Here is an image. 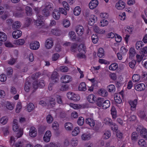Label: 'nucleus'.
Listing matches in <instances>:
<instances>
[{
  "mask_svg": "<svg viewBox=\"0 0 147 147\" xmlns=\"http://www.w3.org/2000/svg\"><path fill=\"white\" fill-rule=\"evenodd\" d=\"M68 98L75 101H78L80 99V96L74 93L69 92L67 94Z\"/></svg>",
  "mask_w": 147,
  "mask_h": 147,
  "instance_id": "1",
  "label": "nucleus"
},
{
  "mask_svg": "<svg viewBox=\"0 0 147 147\" xmlns=\"http://www.w3.org/2000/svg\"><path fill=\"white\" fill-rule=\"evenodd\" d=\"M125 3L121 0L119 1L116 4L115 7L119 10L123 9L125 7Z\"/></svg>",
  "mask_w": 147,
  "mask_h": 147,
  "instance_id": "2",
  "label": "nucleus"
},
{
  "mask_svg": "<svg viewBox=\"0 0 147 147\" xmlns=\"http://www.w3.org/2000/svg\"><path fill=\"white\" fill-rule=\"evenodd\" d=\"M76 31L79 36H82L84 33V29L83 27L80 25L77 26Z\"/></svg>",
  "mask_w": 147,
  "mask_h": 147,
  "instance_id": "3",
  "label": "nucleus"
},
{
  "mask_svg": "<svg viewBox=\"0 0 147 147\" xmlns=\"http://www.w3.org/2000/svg\"><path fill=\"white\" fill-rule=\"evenodd\" d=\"M61 80L63 83H67L71 81V77L69 75L63 76L61 77Z\"/></svg>",
  "mask_w": 147,
  "mask_h": 147,
  "instance_id": "4",
  "label": "nucleus"
},
{
  "mask_svg": "<svg viewBox=\"0 0 147 147\" xmlns=\"http://www.w3.org/2000/svg\"><path fill=\"white\" fill-rule=\"evenodd\" d=\"M51 136V132L49 131H47L45 133L43 137L44 140L46 142H49Z\"/></svg>",
  "mask_w": 147,
  "mask_h": 147,
  "instance_id": "5",
  "label": "nucleus"
},
{
  "mask_svg": "<svg viewBox=\"0 0 147 147\" xmlns=\"http://www.w3.org/2000/svg\"><path fill=\"white\" fill-rule=\"evenodd\" d=\"M53 45V40L51 38L47 39L45 43V46L48 49L51 48Z\"/></svg>",
  "mask_w": 147,
  "mask_h": 147,
  "instance_id": "6",
  "label": "nucleus"
},
{
  "mask_svg": "<svg viewBox=\"0 0 147 147\" xmlns=\"http://www.w3.org/2000/svg\"><path fill=\"white\" fill-rule=\"evenodd\" d=\"M39 47L40 44L37 41H35L31 43L30 44V48L33 50H37L39 48Z\"/></svg>",
  "mask_w": 147,
  "mask_h": 147,
  "instance_id": "7",
  "label": "nucleus"
},
{
  "mask_svg": "<svg viewBox=\"0 0 147 147\" xmlns=\"http://www.w3.org/2000/svg\"><path fill=\"white\" fill-rule=\"evenodd\" d=\"M29 135L31 137H34L37 134V129L34 127H32L30 129L29 133Z\"/></svg>",
  "mask_w": 147,
  "mask_h": 147,
  "instance_id": "8",
  "label": "nucleus"
},
{
  "mask_svg": "<svg viewBox=\"0 0 147 147\" xmlns=\"http://www.w3.org/2000/svg\"><path fill=\"white\" fill-rule=\"evenodd\" d=\"M98 4V2L97 0H92L89 4V8L93 9L96 8Z\"/></svg>",
  "mask_w": 147,
  "mask_h": 147,
  "instance_id": "9",
  "label": "nucleus"
},
{
  "mask_svg": "<svg viewBox=\"0 0 147 147\" xmlns=\"http://www.w3.org/2000/svg\"><path fill=\"white\" fill-rule=\"evenodd\" d=\"M22 32L20 30H16L13 32L12 36L13 38L17 39L22 35Z\"/></svg>",
  "mask_w": 147,
  "mask_h": 147,
  "instance_id": "10",
  "label": "nucleus"
},
{
  "mask_svg": "<svg viewBox=\"0 0 147 147\" xmlns=\"http://www.w3.org/2000/svg\"><path fill=\"white\" fill-rule=\"evenodd\" d=\"M52 82L53 84L57 82L58 80L57 78V71H54L51 77Z\"/></svg>",
  "mask_w": 147,
  "mask_h": 147,
  "instance_id": "11",
  "label": "nucleus"
},
{
  "mask_svg": "<svg viewBox=\"0 0 147 147\" xmlns=\"http://www.w3.org/2000/svg\"><path fill=\"white\" fill-rule=\"evenodd\" d=\"M85 122L92 127H94L95 125L94 120L91 118H87Z\"/></svg>",
  "mask_w": 147,
  "mask_h": 147,
  "instance_id": "12",
  "label": "nucleus"
},
{
  "mask_svg": "<svg viewBox=\"0 0 147 147\" xmlns=\"http://www.w3.org/2000/svg\"><path fill=\"white\" fill-rule=\"evenodd\" d=\"M21 24L18 21H16L13 23L12 26V28L13 30H17L21 27Z\"/></svg>",
  "mask_w": 147,
  "mask_h": 147,
  "instance_id": "13",
  "label": "nucleus"
},
{
  "mask_svg": "<svg viewBox=\"0 0 147 147\" xmlns=\"http://www.w3.org/2000/svg\"><path fill=\"white\" fill-rule=\"evenodd\" d=\"M129 104L131 106V110L132 111L134 110L135 109L136 105L137 104V99H135L132 101H130Z\"/></svg>",
  "mask_w": 147,
  "mask_h": 147,
  "instance_id": "14",
  "label": "nucleus"
},
{
  "mask_svg": "<svg viewBox=\"0 0 147 147\" xmlns=\"http://www.w3.org/2000/svg\"><path fill=\"white\" fill-rule=\"evenodd\" d=\"M38 19L36 21V24L37 26H42L43 24V21L41 20L43 17L39 14L38 15Z\"/></svg>",
  "mask_w": 147,
  "mask_h": 147,
  "instance_id": "15",
  "label": "nucleus"
},
{
  "mask_svg": "<svg viewBox=\"0 0 147 147\" xmlns=\"http://www.w3.org/2000/svg\"><path fill=\"white\" fill-rule=\"evenodd\" d=\"M88 101L90 103H94L97 98L95 96L92 94L89 95L87 98Z\"/></svg>",
  "mask_w": 147,
  "mask_h": 147,
  "instance_id": "16",
  "label": "nucleus"
},
{
  "mask_svg": "<svg viewBox=\"0 0 147 147\" xmlns=\"http://www.w3.org/2000/svg\"><path fill=\"white\" fill-rule=\"evenodd\" d=\"M145 88V85L143 84H140L136 85L135 89L138 91H141L144 90Z\"/></svg>",
  "mask_w": 147,
  "mask_h": 147,
  "instance_id": "17",
  "label": "nucleus"
},
{
  "mask_svg": "<svg viewBox=\"0 0 147 147\" xmlns=\"http://www.w3.org/2000/svg\"><path fill=\"white\" fill-rule=\"evenodd\" d=\"M78 50L79 52L85 53L86 51V47L84 45L80 44L78 47Z\"/></svg>",
  "mask_w": 147,
  "mask_h": 147,
  "instance_id": "18",
  "label": "nucleus"
},
{
  "mask_svg": "<svg viewBox=\"0 0 147 147\" xmlns=\"http://www.w3.org/2000/svg\"><path fill=\"white\" fill-rule=\"evenodd\" d=\"M93 29L94 31L97 33L102 34L104 33L105 32L104 30L100 29L99 27L96 26H94Z\"/></svg>",
  "mask_w": 147,
  "mask_h": 147,
  "instance_id": "19",
  "label": "nucleus"
},
{
  "mask_svg": "<svg viewBox=\"0 0 147 147\" xmlns=\"http://www.w3.org/2000/svg\"><path fill=\"white\" fill-rule=\"evenodd\" d=\"M88 21V24L90 26L93 25L95 21H97V18L94 16L91 15Z\"/></svg>",
  "mask_w": 147,
  "mask_h": 147,
  "instance_id": "20",
  "label": "nucleus"
},
{
  "mask_svg": "<svg viewBox=\"0 0 147 147\" xmlns=\"http://www.w3.org/2000/svg\"><path fill=\"white\" fill-rule=\"evenodd\" d=\"M78 89L79 91H84L86 90V85L85 83L82 82L79 85Z\"/></svg>",
  "mask_w": 147,
  "mask_h": 147,
  "instance_id": "21",
  "label": "nucleus"
},
{
  "mask_svg": "<svg viewBox=\"0 0 147 147\" xmlns=\"http://www.w3.org/2000/svg\"><path fill=\"white\" fill-rule=\"evenodd\" d=\"M139 138V134H137L136 132H132L131 136V139L132 141H136Z\"/></svg>",
  "mask_w": 147,
  "mask_h": 147,
  "instance_id": "22",
  "label": "nucleus"
},
{
  "mask_svg": "<svg viewBox=\"0 0 147 147\" xmlns=\"http://www.w3.org/2000/svg\"><path fill=\"white\" fill-rule=\"evenodd\" d=\"M140 136L142 138L147 139V130L144 128H142V130L140 131Z\"/></svg>",
  "mask_w": 147,
  "mask_h": 147,
  "instance_id": "23",
  "label": "nucleus"
},
{
  "mask_svg": "<svg viewBox=\"0 0 147 147\" xmlns=\"http://www.w3.org/2000/svg\"><path fill=\"white\" fill-rule=\"evenodd\" d=\"M70 38L73 41H74L76 38V34L74 31H70L68 34Z\"/></svg>",
  "mask_w": 147,
  "mask_h": 147,
  "instance_id": "24",
  "label": "nucleus"
},
{
  "mask_svg": "<svg viewBox=\"0 0 147 147\" xmlns=\"http://www.w3.org/2000/svg\"><path fill=\"white\" fill-rule=\"evenodd\" d=\"M99 94L103 97L107 96L108 95V92L104 89H101L98 91Z\"/></svg>",
  "mask_w": 147,
  "mask_h": 147,
  "instance_id": "25",
  "label": "nucleus"
},
{
  "mask_svg": "<svg viewBox=\"0 0 147 147\" xmlns=\"http://www.w3.org/2000/svg\"><path fill=\"white\" fill-rule=\"evenodd\" d=\"M45 8L44 9L50 10V11H51L53 9V5L51 3L47 2L45 3Z\"/></svg>",
  "mask_w": 147,
  "mask_h": 147,
  "instance_id": "26",
  "label": "nucleus"
},
{
  "mask_svg": "<svg viewBox=\"0 0 147 147\" xmlns=\"http://www.w3.org/2000/svg\"><path fill=\"white\" fill-rule=\"evenodd\" d=\"M65 127L67 130H71L73 129L72 124L70 122H67L65 124Z\"/></svg>",
  "mask_w": 147,
  "mask_h": 147,
  "instance_id": "27",
  "label": "nucleus"
},
{
  "mask_svg": "<svg viewBox=\"0 0 147 147\" xmlns=\"http://www.w3.org/2000/svg\"><path fill=\"white\" fill-rule=\"evenodd\" d=\"M104 101V99L102 98H97L96 101L97 105L99 107H102Z\"/></svg>",
  "mask_w": 147,
  "mask_h": 147,
  "instance_id": "28",
  "label": "nucleus"
},
{
  "mask_svg": "<svg viewBox=\"0 0 147 147\" xmlns=\"http://www.w3.org/2000/svg\"><path fill=\"white\" fill-rule=\"evenodd\" d=\"M6 74L8 77H10L12 76L13 73V69L11 67H8L6 70Z\"/></svg>",
  "mask_w": 147,
  "mask_h": 147,
  "instance_id": "29",
  "label": "nucleus"
},
{
  "mask_svg": "<svg viewBox=\"0 0 147 147\" xmlns=\"http://www.w3.org/2000/svg\"><path fill=\"white\" fill-rule=\"evenodd\" d=\"M7 39V36L6 34L3 32H0V41H5Z\"/></svg>",
  "mask_w": 147,
  "mask_h": 147,
  "instance_id": "30",
  "label": "nucleus"
},
{
  "mask_svg": "<svg viewBox=\"0 0 147 147\" xmlns=\"http://www.w3.org/2000/svg\"><path fill=\"white\" fill-rule=\"evenodd\" d=\"M110 106V102L109 100H105L103 103L102 107L103 109H106Z\"/></svg>",
  "mask_w": 147,
  "mask_h": 147,
  "instance_id": "31",
  "label": "nucleus"
},
{
  "mask_svg": "<svg viewBox=\"0 0 147 147\" xmlns=\"http://www.w3.org/2000/svg\"><path fill=\"white\" fill-rule=\"evenodd\" d=\"M144 44L143 42L141 41H137L136 44V48L137 50L140 49H142L141 47L143 46Z\"/></svg>",
  "mask_w": 147,
  "mask_h": 147,
  "instance_id": "32",
  "label": "nucleus"
},
{
  "mask_svg": "<svg viewBox=\"0 0 147 147\" xmlns=\"http://www.w3.org/2000/svg\"><path fill=\"white\" fill-rule=\"evenodd\" d=\"M81 12V10L80 7L77 6L74 9L73 12L74 15L78 16L79 15Z\"/></svg>",
  "mask_w": 147,
  "mask_h": 147,
  "instance_id": "33",
  "label": "nucleus"
},
{
  "mask_svg": "<svg viewBox=\"0 0 147 147\" xmlns=\"http://www.w3.org/2000/svg\"><path fill=\"white\" fill-rule=\"evenodd\" d=\"M51 32L54 35L57 36H59L61 34V31L58 29H52Z\"/></svg>",
  "mask_w": 147,
  "mask_h": 147,
  "instance_id": "34",
  "label": "nucleus"
},
{
  "mask_svg": "<svg viewBox=\"0 0 147 147\" xmlns=\"http://www.w3.org/2000/svg\"><path fill=\"white\" fill-rule=\"evenodd\" d=\"M25 10L27 15L30 16L32 14V9L31 8L28 6L26 7Z\"/></svg>",
  "mask_w": 147,
  "mask_h": 147,
  "instance_id": "35",
  "label": "nucleus"
},
{
  "mask_svg": "<svg viewBox=\"0 0 147 147\" xmlns=\"http://www.w3.org/2000/svg\"><path fill=\"white\" fill-rule=\"evenodd\" d=\"M118 67V65L116 63L111 64L109 67V69L111 70H115Z\"/></svg>",
  "mask_w": 147,
  "mask_h": 147,
  "instance_id": "36",
  "label": "nucleus"
},
{
  "mask_svg": "<svg viewBox=\"0 0 147 147\" xmlns=\"http://www.w3.org/2000/svg\"><path fill=\"white\" fill-rule=\"evenodd\" d=\"M114 99L115 102L118 104H120L122 102L120 94H117L114 97Z\"/></svg>",
  "mask_w": 147,
  "mask_h": 147,
  "instance_id": "37",
  "label": "nucleus"
},
{
  "mask_svg": "<svg viewBox=\"0 0 147 147\" xmlns=\"http://www.w3.org/2000/svg\"><path fill=\"white\" fill-rule=\"evenodd\" d=\"M60 13L58 11H56L53 12V16L54 19L58 20L60 17Z\"/></svg>",
  "mask_w": 147,
  "mask_h": 147,
  "instance_id": "38",
  "label": "nucleus"
},
{
  "mask_svg": "<svg viewBox=\"0 0 147 147\" xmlns=\"http://www.w3.org/2000/svg\"><path fill=\"white\" fill-rule=\"evenodd\" d=\"M104 50L102 48L99 49L98 52V55L100 58H102L104 55Z\"/></svg>",
  "mask_w": 147,
  "mask_h": 147,
  "instance_id": "39",
  "label": "nucleus"
},
{
  "mask_svg": "<svg viewBox=\"0 0 147 147\" xmlns=\"http://www.w3.org/2000/svg\"><path fill=\"white\" fill-rule=\"evenodd\" d=\"M138 143L140 147H145L146 146V144L145 140L142 139L140 140Z\"/></svg>",
  "mask_w": 147,
  "mask_h": 147,
  "instance_id": "40",
  "label": "nucleus"
},
{
  "mask_svg": "<svg viewBox=\"0 0 147 147\" xmlns=\"http://www.w3.org/2000/svg\"><path fill=\"white\" fill-rule=\"evenodd\" d=\"M80 132V128L78 127H76L72 132V134L73 136H76Z\"/></svg>",
  "mask_w": 147,
  "mask_h": 147,
  "instance_id": "41",
  "label": "nucleus"
},
{
  "mask_svg": "<svg viewBox=\"0 0 147 147\" xmlns=\"http://www.w3.org/2000/svg\"><path fill=\"white\" fill-rule=\"evenodd\" d=\"M50 10L44 9L42 10V14L44 16L48 17L50 15Z\"/></svg>",
  "mask_w": 147,
  "mask_h": 147,
  "instance_id": "42",
  "label": "nucleus"
},
{
  "mask_svg": "<svg viewBox=\"0 0 147 147\" xmlns=\"http://www.w3.org/2000/svg\"><path fill=\"white\" fill-rule=\"evenodd\" d=\"M111 114L113 119H115L117 117V112L114 107H113L111 109Z\"/></svg>",
  "mask_w": 147,
  "mask_h": 147,
  "instance_id": "43",
  "label": "nucleus"
},
{
  "mask_svg": "<svg viewBox=\"0 0 147 147\" xmlns=\"http://www.w3.org/2000/svg\"><path fill=\"white\" fill-rule=\"evenodd\" d=\"M129 57L130 58H132L136 54L135 49L133 48H131L129 51Z\"/></svg>",
  "mask_w": 147,
  "mask_h": 147,
  "instance_id": "44",
  "label": "nucleus"
},
{
  "mask_svg": "<svg viewBox=\"0 0 147 147\" xmlns=\"http://www.w3.org/2000/svg\"><path fill=\"white\" fill-rule=\"evenodd\" d=\"M107 88L108 89V91L110 92H114L115 91V86L112 84L109 85Z\"/></svg>",
  "mask_w": 147,
  "mask_h": 147,
  "instance_id": "45",
  "label": "nucleus"
},
{
  "mask_svg": "<svg viewBox=\"0 0 147 147\" xmlns=\"http://www.w3.org/2000/svg\"><path fill=\"white\" fill-rule=\"evenodd\" d=\"M140 77L138 74H134L132 77V79L134 82H136L138 81L140 79Z\"/></svg>",
  "mask_w": 147,
  "mask_h": 147,
  "instance_id": "46",
  "label": "nucleus"
},
{
  "mask_svg": "<svg viewBox=\"0 0 147 147\" xmlns=\"http://www.w3.org/2000/svg\"><path fill=\"white\" fill-rule=\"evenodd\" d=\"M8 120V118L7 117H3L0 119V122L3 125L6 124Z\"/></svg>",
  "mask_w": 147,
  "mask_h": 147,
  "instance_id": "47",
  "label": "nucleus"
},
{
  "mask_svg": "<svg viewBox=\"0 0 147 147\" xmlns=\"http://www.w3.org/2000/svg\"><path fill=\"white\" fill-rule=\"evenodd\" d=\"M110 126L111 127V129L114 131H116L118 129L117 125L115 123H113V122L111 124Z\"/></svg>",
  "mask_w": 147,
  "mask_h": 147,
  "instance_id": "48",
  "label": "nucleus"
},
{
  "mask_svg": "<svg viewBox=\"0 0 147 147\" xmlns=\"http://www.w3.org/2000/svg\"><path fill=\"white\" fill-rule=\"evenodd\" d=\"M81 138L83 140H89L90 137L89 134H84L82 136Z\"/></svg>",
  "mask_w": 147,
  "mask_h": 147,
  "instance_id": "49",
  "label": "nucleus"
},
{
  "mask_svg": "<svg viewBox=\"0 0 147 147\" xmlns=\"http://www.w3.org/2000/svg\"><path fill=\"white\" fill-rule=\"evenodd\" d=\"M34 108V106L32 103H30L28 104L27 107V109L28 112H30L33 110Z\"/></svg>",
  "mask_w": 147,
  "mask_h": 147,
  "instance_id": "50",
  "label": "nucleus"
},
{
  "mask_svg": "<svg viewBox=\"0 0 147 147\" xmlns=\"http://www.w3.org/2000/svg\"><path fill=\"white\" fill-rule=\"evenodd\" d=\"M93 42L94 43H96L98 40V37L96 35L93 34L91 36Z\"/></svg>",
  "mask_w": 147,
  "mask_h": 147,
  "instance_id": "51",
  "label": "nucleus"
},
{
  "mask_svg": "<svg viewBox=\"0 0 147 147\" xmlns=\"http://www.w3.org/2000/svg\"><path fill=\"white\" fill-rule=\"evenodd\" d=\"M84 122V118L83 117H79L77 121V123L79 125L81 126L83 124Z\"/></svg>",
  "mask_w": 147,
  "mask_h": 147,
  "instance_id": "52",
  "label": "nucleus"
},
{
  "mask_svg": "<svg viewBox=\"0 0 147 147\" xmlns=\"http://www.w3.org/2000/svg\"><path fill=\"white\" fill-rule=\"evenodd\" d=\"M30 83L28 82H26L24 87V90L26 92L29 91L30 89Z\"/></svg>",
  "mask_w": 147,
  "mask_h": 147,
  "instance_id": "53",
  "label": "nucleus"
},
{
  "mask_svg": "<svg viewBox=\"0 0 147 147\" xmlns=\"http://www.w3.org/2000/svg\"><path fill=\"white\" fill-rule=\"evenodd\" d=\"M6 107L8 109L11 110H12L13 109V105L9 102H7Z\"/></svg>",
  "mask_w": 147,
  "mask_h": 147,
  "instance_id": "54",
  "label": "nucleus"
},
{
  "mask_svg": "<svg viewBox=\"0 0 147 147\" xmlns=\"http://www.w3.org/2000/svg\"><path fill=\"white\" fill-rule=\"evenodd\" d=\"M63 24L65 27H68L70 25L69 21L67 19H64L63 22Z\"/></svg>",
  "mask_w": 147,
  "mask_h": 147,
  "instance_id": "55",
  "label": "nucleus"
},
{
  "mask_svg": "<svg viewBox=\"0 0 147 147\" xmlns=\"http://www.w3.org/2000/svg\"><path fill=\"white\" fill-rule=\"evenodd\" d=\"M104 123L106 125H107L110 126L112 123V122L111 119L107 118L104 119Z\"/></svg>",
  "mask_w": 147,
  "mask_h": 147,
  "instance_id": "56",
  "label": "nucleus"
},
{
  "mask_svg": "<svg viewBox=\"0 0 147 147\" xmlns=\"http://www.w3.org/2000/svg\"><path fill=\"white\" fill-rule=\"evenodd\" d=\"M77 45L76 43H73L71 46L70 50L73 52L75 53L76 50Z\"/></svg>",
  "mask_w": 147,
  "mask_h": 147,
  "instance_id": "57",
  "label": "nucleus"
},
{
  "mask_svg": "<svg viewBox=\"0 0 147 147\" xmlns=\"http://www.w3.org/2000/svg\"><path fill=\"white\" fill-rule=\"evenodd\" d=\"M47 121L48 123H51L53 121V118L50 114L47 115L46 118Z\"/></svg>",
  "mask_w": 147,
  "mask_h": 147,
  "instance_id": "58",
  "label": "nucleus"
},
{
  "mask_svg": "<svg viewBox=\"0 0 147 147\" xmlns=\"http://www.w3.org/2000/svg\"><path fill=\"white\" fill-rule=\"evenodd\" d=\"M18 131L16 135V136L17 138L21 137L23 134V131L22 129H20Z\"/></svg>",
  "mask_w": 147,
  "mask_h": 147,
  "instance_id": "59",
  "label": "nucleus"
},
{
  "mask_svg": "<svg viewBox=\"0 0 147 147\" xmlns=\"http://www.w3.org/2000/svg\"><path fill=\"white\" fill-rule=\"evenodd\" d=\"M60 71L62 72H67L68 70L67 67L65 66H62L60 67Z\"/></svg>",
  "mask_w": 147,
  "mask_h": 147,
  "instance_id": "60",
  "label": "nucleus"
},
{
  "mask_svg": "<svg viewBox=\"0 0 147 147\" xmlns=\"http://www.w3.org/2000/svg\"><path fill=\"white\" fill-rule=\"evenodd\" d=\"M16 43L18 45H22L25 43V41L24 39H18L16 40Z\"/></svg>",
  "mask_w": 147,
  "mask_h": 147,
  "instance_id": "61",
  "label": "nucleus"
},
{
  "mask_svg": "<svg viewBox=\"0 0 147 147\" xmlns=\"http://www.w3.org/2000/svg\"><path fill=\"white\" fill-rule=\"evenodd\" d=\"M69 89V87L67 85L62 86L60 88V90L62 91H66Z\"/></svg>",
  "mask_w": 147,
  "mask_h": 147,
  "instance_id": "62",
  "label": "nucleus"
},
{
  "mask_svg": "<svg viewBox=\"0 0 147 147\" xmlns=\"http://www.w3.org/2000/svg\"><path fill=\"white\" fill-rule=\"evenodd\" d=\"M59 57V55L58 53H55L53 55L52 57V60L53 61L57 60Z\"/></svg>",
  "mask_w": 147,
  "mask_h": 147,
  "instance_id": "63",
  "label": "nucleus"
},
{
  "mask_svg": "<svg viewBox=\"0 0 147 147\" xmlns=\"http://www.w3.org/2000/svg\"><path fill=\"white\" fill-rule=\"evenodd\" d=\"M136 61L135 60H133L129 63V66L131 68L133 69L135 66Z\"/></svg>",
  "mask_w": 147,
  "mask_h": 147,
  "instance_id": "64",
  "label": "nucleus"
}]
</instances>
